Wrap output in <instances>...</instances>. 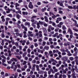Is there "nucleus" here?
Listing matches in <instances>:
<instances>
[{"mask_svg": "<svg viewBox=\"0 0 78 78\" xmlns=\"http://www.w3.org/2000/svg\"><path fill=\"white\" fill-rule=\"evenodd\" d=\"M21 26L22 27V28L23 29H24V30L25 31H28V30L27 29V28L25 26H24V25L23 24H22L21 25Z\"/></svg>", "mask_w": 78, "mask_h": 78, "instance_id": "1", "label": "nucleus"}, {"mask_svg": "<svg viewBox=\"0 0 78 78\" xmlns=\"http://www.w3.org/2000/svg\"><path fill=\"white\" fill-rule=\"evenodd\" d=\"M68 32H69V34H73V33L72 30H71V29H70V28H69Z\"/></svg>", "mask_w": 78, "mask_h": 78, "instance_id": "2", "label": "nucleus"}, {"mask_svg": "<svg viewBox=\"0 0 78 78\" xmlns=\"http://www.w3.org/2000/svg\"><path fill=\"white\" fill-rule=\"evenodd\" d=\"M20 43H22V45H25V43H26V41L25 40H23V41L21 40L20 41Z\"/></svg>", "mask_w": 78, "mask_h": 78, "instance_id": "3", "label": "nucleus"}, {"mask_svg": "<svg viewBox=\"0 0 78 78\" xmlns=\"http://www.w3.org/2000/svg\"><path fill=\"white\" fill-rule=\"evenodd\" d=\"M28 7L30 8V9L33 8V5H32V2H30Z\"/></svg>", "mask_w": 78, "mask_h": 78, "instance_id": "4", "label": "nucleus"}, {"mask_svg": "<svg viewBox=\"0 0 78 78\" xmlns=\"http://www.w3.org/2000/svg\"><path fill=\"white\" fill-rule=\"evenodd\" d=\"M68 59V58H67L66 56L63 57L62 58V60L63 61H67V60Z\"/></svg>", "mask_w": 78, "mask_h": 78, "instance_id": "5", "label": "nucleus"}, {"mask_svg": "<svg viewBox=\"0 0 78 78\" xmlns=\"http://www.w3.org/2000/svg\"><path fill=\"white\" fill-rule=\"evenodd\" d=\"M62 29L63 30H66L67 29V28H66L65 26L63 25L62 26Z\"/></svg>", "mask_w": 78, "mask_h": 78, "instance_id": "6", "label": "nucleus"}, {"mask_svg": "<svg viewBox=\"0 0 78 78\" xmlns=\"http://www.w3.org/2000/svg\"><path fill=\"white\" fill-rule=\"evenodd\" d=\"M36 66V64H34L33 65V66L32 67V70L33 71L35 70V66Z\"/></svg>", "mask_w": 78, "mask_h": 78, "instance_id": "7", "label": "nucleus"}, {"mask_svg": "<svg viewBox=\"0 0 78 78\" xmlns=\"http://www.w3.org/2000/svg\"><path fill=\"white\" fill-rule=\"evenodd\" d=\"M22 14L23 15H27V14H28V12H22Z\"/></svg>", "mask_w": 78, "mask_h": 78, "instance_id": "8", "label": "nucleus"}, {"mask_svg": "<svg viewBox=\"0 0 78 78\" xmlns=\"http://www.w3.org/2000/svg\"><path fill=\"white\" fill-rule=\"evenodd\" d=\"M15 64H16L15 62H13L12 64H11L12 66H11V69H13V68H14V65H15Z\"/></svg>", "mask_w": 78, "mask_h": 78, "instance_id": "9", "label": "nucleus"}, {"mask_svg": "<svg viewBox=\"0 0 78 78\" xmlns=\"http://www.w3.org/2000/svg\"><path fill=\"white\" fill-rule=\"evenodd\" d=\"M24 25H25V26H27V25L30 26V23L26 22L25 23Z\"/></svg>", "mask_w": 78, "mask_h": 78, "instance_id": "10", "label": "nucleus"}, {"mask_svg": "<svg viewBox=\"0 0 78 78\" xmlns=\"http://www.w3.org/2000/svg\"><path fill=\"white\" fill-rule=\"evenodd\" d=\"M43 32H44V33H47V29L45 28H43Z\"/></svg>", "mask_w": 78, "mask_h": 78, "instance_id": "11", "label": "nucleus"}, {"mask_svg": "<svg viewBox=\"0 0 78 78\" xmlns=\"http://www.w3.org/2000/svg\"><path fill=\"white\" fill-rule=\"evenodd\" d=\"M39 25H44V22H41L40 21H39Z\"/></svg>", "mask_w": 78, "mask_h": 78, "instance_id": "12", "label": "nucleus"}, {"mask_svg": "<svg viewBox=\"0 0 78 78\" xmlns=\"http://www.w3.org/2000/svg\"><path fill=\"white\" fill-rule=\"evenodd\" d=\"M71 76H73V78H76V76H75V74L74 73H73L71 74Z\"/></svg>", "mask_w": 78, "mask_h": 78, "instance_id": "13", "label": "nucleus"}, {"mask_svg": "<svg viewBox=\"0 0 78 78\" xmlns=\"http://www.w3.org/2000/svg\"><path fill=\"white\" fill-rule=\"evenodd\" d=\"M44 49L46 50H48L49 49V46H46L44 47Z\"/></svg>", "mask_w": 78, "mask_h": 78, "instance_id": "14", "label": "nucleus"}, {"mask_svg": "<svg viewBox=\"0 0 78 78\" xmlns=\"http://www.w3.org/2000/svg\"><path fill=\"white\" fill-rule=\"evenodd\" d=\"M16 18H17L18 19H20V17H21V16H20L19 14H16Z\"/></svg>", "mask_w": 78, "mask_h": 78, "instance_id": "15", "label": "nucleus"}, {"mask_svg": "<svg viewBox=\"0 0 78 78\" xmlns=\"http://www.w3.org/2000/svg\"><path fill=\"white\" fill-rule=\"evenodd\" d=\"M72 20H73V22H74L75 23V25H77V21H76V20H74L72 18Z\"/></svg>", "mask_w": 78, "mask_h": 78, "instance_id": "16", "label": "nucleus"}, {"mask_svg": "<svg viewBox=\"0 0 78 78\" xmlns=\"http://www.w3.org/2000/svg\"><path fill=\"white\" fill-rule=\"evenodd\" d=\"M48 52L46 51L44 52V55L45 56H46V57L47 58H48V55H47L48 54Z\"/></svg>", "mask_w": 78, "mask_h": 78, "instance_id": "17", "label": "nucleus"}, {"mask_svg": "<svg viewBox=\"0 0 78 78\" xmlns=\"http://www.w3.org/2000/svg\"><path fill=\"white\" fill-rule=\"evenodd\" d=\"M17 66L16 65H15L14 66V67L13 66V69H14V71H16V69H17Z\"/></svg>", "mask_w": 78, "mask_h": 78, "instance_id": "18", "label": "nucleus"}, {"mask_svg": "<svg viewBox=\"0 0 78 78\" xmlns=\"http://www.w3.org/2000/svg\"><path fill=\"white\" fill-rule=\"evenodd\" d=\"M16 58H18V59H21V58H22L21 56H19V55H16Z\"/></svg>", "mask_w": 78, "mask_h": 78, "instance_id": "19", "label": "nucleus"}, {"mask_svg": "<svg viewBox=\"0 0 78 78\" xmlns=\"http://www.w3.org/2000/svg\"><path fill=\"white\" fill-rule=\"evenodd\" d=\"M4 41L5 42H8L9 43H9H10V41L9 40H7L6 39H4Z\"/></svg>", "mask_w": 78, "mask_h": 78, "instance_id": "20", "label": "nucleus"}, {"mask_svg": "<svg viewBox=\"0 0 78 78\" xmlns=\"http://www.w3.org/2000/svg\"><path fill=\"white\" fill-rule=\"evenodd\" d=\"M8 10L7 11H6V13H10V9H9V8H8Z\"/></svg>", "mask_w": 78, "mask_h": 78, "instance_id": "21", "label": "nucleus"}, {"mask_svg": "<svg viewBox=\"0 0 78 78\" xmlns=\"http://www.w3.org/2000/svg\"><path fill=\"white\" fill-rule=\"evenodd\" d=\"M1 37L2 38H4V37H5V34H4V33L1 34Z\"/></svg>", "mask_w": 78, "mask_h": 78, "instance_id": "22", "label": "nucleus"}, {"mask_svg": "<svg viewBox=\"0 0 78 78\" xmlns=\"http://www.w3.org/2000/svg\"><path fill=\"white\" fill-rule=\"evenodd\" d=\"M46 9V8L44 7V8L41 9V11L42 12H44Z\"/></svg>", "mask_w": 78, "mask_h": 78, "instance_id": "23", "label": "nucleus"}, {"mask_svg": "<svg viewBox=\"0 0 78 78\" xmlns=\"http://www.w3.org/2000/svg\"><path fill=\"white\" fill-rule=\"evenodd\" d=\"M20 5L17 3H16L15 4V7H17V6H19Z\"/></svg>", "mask_w": 78, "mask_h": 78, "instance_id": "24", "label": "nucleus"}, {"mask_svg": "<svg viewBox=\"0 0 78 78\" xmlns=\"http://www.w3.org/2000/svg\"><path fill=\"white\" fill-rule=\"evenodd\" d=\"M67 55L69 56H72V54L70 53V52H69L67 53Z\"/></svg>", "mask_w": 78, "mask_h": 78, "instance_id": "25", "label": "nucleus"}, {"mask_svg": "<svg viewBox=\"0 0 78 78\" xmlns=\"http://www.w3.org/2000/svg\"><path fill=\"white\" fill-rule=\"evenodd\" d=\"M61 19L62 18L61 17H58V18H57V19L59 21H61V20H62Z\"/></svg>", "mask_w": 78, "mask_h": 78, "instance_id": "26", "label": "nucleus"}, {"mask_svg": "<svg viewBox=\"0 0 78 78\" xmlns=\"http://www.w3.org/2000/svg\"><path fill=\"white\" fill-rule=\"evenodd\" d=\"M16 66H17L18 69H20V68H21V66H20V64L17 65Z\"/></svg>", "mask_w": 78, "mask_h": 78, "instance_id": "27", "label": "nucleus"}, {"mask_svg": "<svg viewBox=\"0 0 78 78\" xmlns=\"http://www.w3.org/2000/svg\"><path fill=\"white\" fill-rule=\"evenodd\" d=\"M28 39H29V40H30V41H32L33 40V39H32V38H31V37H30V35H28Z\"/></svg>", "mask_w": 78, "mask_h": 78, "instance_id": "28", "label": "nucleus"}, {"mask_svg": "<svg viewBox=\"0 0 78 78\" xmlns=\"http://www.w3.org/2000/svg\"><path fill=\"white\" fill-rule=\"evenodd\" d=\"M27 51L28 53H30V52H31V50H30V49H27Z\"/></svg>", "mask_w": 78, "mask_h": 78, "instance_id": "29", "label": "nucleus"}, {"mask_svg": "<svg viewBox=\"0 0 78 78\" xmlns=\"http://www.w3.org/2000/svg\"><path fill=\"white\" fill-rule=\"evenodd\" d=\"M37 28H38V29H39V28H40V26H39V23H37Z\"/></svg>", "mask_w": 78, "mask_h": 78, "instance_id": "30", "label": "nucleus"}, {"mask_svg": "<svg viewBox=\"0 0 78 78\" xmlns=\"http://www.w3.org/2000/svg\"><path fill=\"white\" fill-rule=\"evenodd\" d=\"M27 52H25L24 53L23 55V57H25V56H26V55H27Z\"/></svg>", "mask_w": 78, "mask_h": 78, "instance_id": "31", "label": "nucleus"}, {"mask_svg": "<svg viewBox=\"0 0 78 78\" xmlns=\"http://www.w3.org/2000/svg\"><path fill=\"white\" fill-rule=\"evenodd\" d=\"M12 43L13 44H14L15 42H14V40H12L11 41H10V43L9 42V44H11V43Z\"/></svg>", "mask_w": 78, "mask_h": 78, "instance_id": "32", "label": "nucleus"}, {"mask_svg": "<svg viewBox=\"0 0 78 78\" xmlns=\"http://www.w3.org/2000/svg\"><path fill=\"white\" fill-rule=\"evenodd\" d=\"M68 8H69V9H73V7H72V6H70V5H69L68 7Z\"/></svg>", "mask_w": 78, "mask_h": 78, "instance_id": "33", "label": "nucleus"}, {"mask_svg": "<svg viewBox=\"0 0 78 78\" xmlns=\"http://www.w3.org/2000/svg\"><path fill=\"white\" fill-rule=\"evenodd\" d=\"M73 30H74V31H75L76 32H78V30L76 28H73Z\"/></svg>", "mask_w": 78, "mask_h": 78, "instance_id": "34", "label": "nucleus"}, {"mask_svg": "<svg viewBox=\"0 0 78 78\" xmlns=\"http://www.w3.org/2000/svg\"><path fill=\"white\" fill-rule=\"evenodd\" d=\"M27 63V62L26 61H24L23 62V63L22 64L23 65H25Z\"/></svg>", "mask_w": 78, "mask_h": 78, "instance_id": "35", "label": "nucleus"}, {"mask_svg": "<svg viewBox=\"0 0 78 78\" xmlns=\"http://www.w3.org/2000/svg\"><path fill=\"white\" fill-rule=\"evenodd\" d=\"M23 33H21V34H20L19 35V36L20 37H22V36H23Z\"/></svg>", "mask_w": 78, "mask_h": 78, "instance_id": "36", "label": "nucleus"}, {"mask_svg": "<svg viewBox=\"0 0 78 78\" xmlns=\"http://www.w3.org/2000/svg\"><path fill=\"white\" fill-rule=\"evenodd\" d=\"M17 72H19V73H20L21 72H22V70L20 69H18L17 70Z\"/></svg>", "mask_w": 78, "mask_h": 78, "instance_id": "37", "label": "nucleus"}, {"mask_svg": "<svg viewBox=\"0 0 78 78\" xmlns=\"http://www.w3.org/2000/svg\"><path fill=\"white\" fill-rule=\"evenodd\" d=\"M56 18V15H55L52 16V18L54 19H55Z\"/></svg>", "mask_w": 78, "mask_h": 78, "instance_id": "38", "label": "nucleus"}, {"mask_svg": "<svg viewBox=\"0 0 78 78\" xmlns=\"http://www.w3.org/2000/svg\"><path fill=\"white\" fill-rule=\"evenodd\" d=\"M62 78H66L67 77V76H66V75L65 74H63L62 76Z\"/></svg>", "mask_w": 78, "mask_h": 78, "instance_id": "39", "label": "nucleus"}, {"mask_svg": "<svg viewBox=\"0 0 78 78\" xmlns=\"http://www.w3.org/2000/svg\"><path fill=\"white\" fill-rule=\"evenodd\" d=\"M14 31L15 32H16L17 33V32H19V29H14Z\"/></svg>", "mask_w": 78, "mask_h": 78, "instance_id": "40", "label": "nucleus"}, {"mask_svg": "<svg viewBox=\"0 0 78 78\" xmlns=\"http://www.w3.org/2000/svg\"><path fill=\"white\" fill-rule=\"evenodd\" d=\"M46 44V42L45 41H43V44L42 46H44V45Z\"/></svg>", "mask_w": 78, "mask_h": 78, "instance_id": "41", "label": "nucleus"}, {"mask_svg": "<svg viewBox=\"0 0 78 78\" xmlns=\"http://www.w3.org/2000/svg\"><path fill=\"white\" fill-rule=\"evenodd\" d=\"M34 46L35 47H37V46H38V44H37L36 43H35L34 44Z\"/></svg>", "mask_w": 78, "mask_h": 78, "instance_id": "42", "label": "nucleus"}, {"mask_svg": "<svg viewBox=\"0 0 78 78\" xmlns=\"http://www.w3.org/2000/svg\"><path fill=\"white\" fill-rule=\"evenodd\" d=\"M73 8L74 9H76V5H74L73 6Z\"/></svg>", "mask_w": 78, "mask_h": 78, "instance_id": "43", "label": "nucleus"}, {"mask_svg": "<svg viewBox=\"0 0 78 78\" xmlns=\"http://www.w3.org/2000/svg\"><path fill=\"white\" fill-rule=\"evenodd\" d=\"M37 16H33L31 18V19H35V18H37Z\"/></svg>", "mask_w": 78, "mask_h": 78, "instance_id": "44", "label": "nucleus"}, {"mask_svg": "<svg viewBox=\"0 0 78 78\" xmlns=\"http://www.w3.org/2000/svg\"><path fill=\"white\" fill-rule=\"evenodd\" d=\"M52 25L54 26V27H56V23H55L54 22L52 23Z\"/></svg>", "mask_w": 78, "mask_h": 78, "instance_id": "45", "label": "nucleus"}, {"mask_svg": "<svg viewBox=\"0 0 78 78\" xmlns=\"http://www.w3.org/2000/svg\"><path fill=\"white\" fill-rule=\"evenodd\" d=\"M71 70V72H75V68H72Z\"/></svg>", "mask_w": 78, "mask_h": 78, "instance_id": "46", "label": "nucleus"}, {"mask_svg": "<svg viewBox=\"0 0 78 78\" xmlns=\"http://www.w3.org/2000/svg\"><path fill=\"white\" fill-rule=\"evenodd\" d=\"M62 33L64 34H66V31L65 30H64L62 31Z\"/></svg>", "mask_w": 78, "mask_h": 78, "instance_id": "47", "label": "nucleus"}, {"mask_svg": "<svg viewBox=\"0 0 78 78\" xmlns=\"http://www.w3.org/2000/svg\"><path fill=\"white\" fill-rule=\"evenodd\" d=\"M7 16H9V17H12V15L10 14H9Z\"/></svg>", "mask_w": 78, "mask_h": 78, "instance_id": "48", "label": "nucleus"}, {"mask_svg": "<svg viewBox=\"0 0 78 78\" xmlns=\"http://www.w3.org/2000/svg\"><path fill=\"white\" fill-rule=\"evenodd\" d=\"M50 15H53V16H54V13H53V12H51L50 11V13H49Z\"/></svg>", "mask_w": 78, "mask_h": 78, "instance_id": "49", "label": "nucleus"}, {"mask_svg": "<svg viewBox=\"0 0 78 78\" xmlns=\"http://www.w3.org/2000/svg\"><path fill=\"white\" fill-rule=\"evenodd\" d=\"M69 59L70 61H73V57H70L69 58Z\"/></svg>", "mask_w": 78, "mask_h": 78, "instance_id": "50", "label": "nucleus"}, {"mask_svg": "<svg viewBox=\"0 0 78 78\" xmlns=\"http://www.w3.org/2000/svg\"><path fill=\"white\" fill-rule=\"evenodd\" d=\"M59 14H63V12L62 11H60L58 12Z\"/></svg>", "mask_w": 78, "mask_h": 78, "instance_id": "51", "label": "nucleus"}, {"mask_svg": "<svg viewBox=\"0 0 78 78\" xmlns=\"http://www.w3.org/2000/svg\"><path fill=\"white\" fill-rule=\"evenodd\" d=\"M13 59H14V61L15 62H17V61H18V60L16 58H13Z\"/></svg>", "mask_w": 78, "mask_h": 78, "instance_id": "52", "label": "nucleus"}, {"mask_svg": "<svg viewBox=\"0 0 78 78\" xmlns=\"http://www.w3.org/2000/svg\"><path fill=\"white\" fill-rule=\"evenodd\" d=\"M31 25L32 26H33L34 28H36V25H34L33 23Z\"/></svg>", "mask_w": 78, "mask_h": 78, "instance_id": "53", "label": "nucleus"}, {"mask_svg": "<svg viewBox=\"0 0 78 78\" xmlns=\"http://www.w3.org/2000/svg\"><path fill=\"white\" fill-rule=\"evenodd\" d=\"M61 51L62 52H66V51L65 50V49H62L61 50Z\"/></svg>", "mask_w": 78, "mask_h": 78, "instance_id": "54", "label": "nucleus"}, {"mask_svg": "<svg viewBox=\"0 0 78 78\" xmlns=\"http://www.w3.org/2000/svg\"><path fill=\"white\" fill-rule=\"evenodd\" d=\"M74 51H75V52H76V50H77V48H76V47H75V48H74Z\"/></svg>", "mask_w": 78, "mask_h": 78, "instance_id": "55", "label": "nucleus"}, {"mask_svg": "<svg viewBox=\"0 0 78 78\" xmlns=\"http://www.w3.org/2000/svg\"><path fill=\"white\" fill-rule=\"evenodd\" d=\"M77 66H74V68H75V70H77L78 69V68L77 67Z\"/></svg>", "mask_w": 78, "mask_h": 78, "instance_id": "56", "label": "nucleus"}, {"mask_svg": "<svg viewBox=\"0 0 78 78\" xmlns=\"http://www.w3.org/2000/svg\"><path fill=\"white\" fill-rule=\"evenodd\" d=\"M4 6V4H3L2 5H0V8H3Z\"/></svg>", "mask_w": 78, "mask_h": 78, "instance_id": "57", "label": "nucleus"}, {"mask_svg": "<svg viewBox=\"0 0 78 78\" xmlns=\"http://www.w3.org/2000/svg\"><path fill=\"white\" fill-rule=\"evenodd\" d=\"M62 55L63 56L64 55H66V53L65 52H62Z\"/></svg>", "mask_w": 78, "mask_h": 78, "instance_id": "58", "label": "nucleus"}, {"mask_svg": "<svg viewBox=\"0 0 78 78\" xmlns=\"http://www.w3.org/2000/svg\"><path fill=\"white\" fill-rule=\"evenodd\" d=\"M8 7L7 6H5V10H8Z\"/></svg>", "mask_w": 78, "mask_h": 78, "instance_id": "59", "label": "nucleus"}, {"mask_svg": "<svg viewBox=\"0 0 78 78\" xmlns=\"http://www.w3.org/2000/svg\"><path fill=\"white\" fill-rule=\"evenodd\" d=\"M30 44V41L29 40H28L26 42V44L27 45H28V44Z\"/></svg>", "mask_w": 78, "mask_h": 78, "instance_id": "60", "label": "nucleus"}, {"mask_svg": "<svg viewBox=\"0 0 78 78\" xmlns=\"http://www.w3.org/2000/svg\"><path fill=\"white\" fill-rule=\"evenodd\" d=\"M53 45L55 46L57 45V43L56 42H54Z\"/></svg>", "mask_w": 78, "mask_h": 78, "instance_id": "61", "label": "nucleus"}, {"mask_svg": "<svg viewBox=\"0 0 78 78\" xmlns=\"http://www.w3.org/2000/svg\"><path fill=\"white\" fill-rule=\"evenodd\" d=\"M74 36H76V37H77V36H78V34L76 33H74Z\"/></svg>", "mask_w": 78, "mask_h": 78, "instance_id": "62", "label": "nucleus"}, {"mask_svg": "<svg viewBox=\"0 0 78 78\" xmlns=\"http://www.w3.org/2000/svg\"><path fill=\"white\" fill-rule=\"evenodd\" d=\"M57 27H59V28H61V26L59 24H58Z\"/></svg>", "mask_w": 78, "mask_h": 78, "instance_id": "63", "label": "nucleus"}, {"mask_svg": "<svg viewBox=\"0 0 78 78\" xmlns=\"http://www.w3.org/2000/svg\"><path fill=\"white\" fill-rule=\"evenodd\" d=\"M31 76L32 78H35V76L34 75H33L32 76Z\"/></svg>", "mask_w": 78, "mask_h": 78, "instance_id": "64", "label": "nucleus"}]
</instances>
